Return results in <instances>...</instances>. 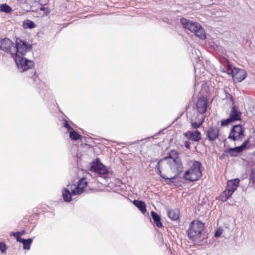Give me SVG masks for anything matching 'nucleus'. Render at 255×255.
<instances>
[{"mask_svg": "<svg viewBox=\"0 0 255 255\" xmlns=\"http://www.w3.org/2000/svg\"><path fill=\"white\" fill-rule=\"evenodd\" d=\"M155 169L162 178L170 180L168 183L170 184V183H173V179L183 171V165L179 158L169 157L160 160Z\"/></svg>", "mask_w": 255, "mask_h": 255, "instance_id": "nucleus-1", "label": "nucleus"}, {"mask_svg": "<svg viewBox=\"0 0 255 255\" xmlns=\"http://www.w3.org/2000/svg\"><path fill=\"white\" fill-rule=\"evenodd\" d=\"M202 165L200 162L194 161L186 170L183 178L186 181L194 182L198 180L202 176Z\"/></svg>", "mask_w": 255, "mask_h": 255, "instance_id": "nucleus-2", "label": "nucleus"}, {"mask_svg": "<svg viewBox=\"0 0 255 255\" xmlns=\"http://www.w3.org/2000/svg\"><path fill=\"white\" fill-rule=\"evenodd\" d=\"M221 60H224L227 62V65H225V67L222 68V71L231 75L235 82H241L246 77L247 73L245 70L234 67L226 58L220 60L221 62H223Z\"/></svg>", "mask_w": 255, "mask_h": 255, "instance_id": "nucleus-3", "label": "nucleus"}, {"mask_svg": "<svg viewBox=\"0 0 255 255\" xmlns=\"http://www.w3.org/2000/svg\"><path fill=\"white\" fill-rule=\"evenodd\" d=\"M180 22L185 29L194 33L196 36L201 39L206 38L205 31L200 24L184 18H181Z\"/></svg>", "mask_w": 255, "mask_h": 255, "instance_id": "nucleus-4", "label": "nucleus"}, {"mask_svg": "<svg viewBox=\"0 0 255 255\" xmlns=\"http://www.w3.org/2000/svg\"><path fill=\"white\" fill-rule=\"evenodd\" d=\"M204 227V223L199 220H194L191 222L187 231L189 238L193 240L199 238Z\"/></svg>", "mask_w": 255, "mask_h": 255, "instance_id": "nucleus-5", "label": "nucleus"}, {"mask_svg": "<svg viewBox=\"0 0 255 255\" xmlns=\"http://www.w3.org/2000/svg\"><path fill=\"white\" fill-rule=\"evenodd\" d=\"M90 171L91 173H94L97 176L103 177L104 178H107L108 174V169L101 163L98 158L93 161Z\"/></svg>", "mask_w": 255, "mask_h": 255, "instance_id": "nucleus-6", "label": "nucleus"}, {"mask_svg": "<svg viewBox=\"0 0 255 255\" xmlns=\"http://www.w3.org/2000/svg\"><path fill=\"white\" fill-rule=\"evenodd\" d=\"M31 46L27 42L17 39L14 49V57L17 56H23L31 49Z\"/></svg>", "mask_w": 255, "mask_h": 255, "instance_id": "nucleus-7", "label": "nucleus"}, {"mask_svg": "<svg viewBox=\"0 0 255 255\" xmlns=\"http://www.w3.org/2000/svg\"><path fill=\"white\" fill-rule=\"evenodd\" d=\"M16 63L18 69L20 72H24L31 69L34 66V62L29 60L21 56H17L13 57Z\"/></svg>", "mask_w": 255, "mask_h": 255, "instance_id": "nucleus-8", "label": "nucleus"}, {"mask_svg": "<svg viewBox=\"0 0 255 255\" xmlns=\"http://www.w3.org/2000/svg\"><path fill=\"white\" fill-rule=\"evenodd\" d=\"M244 136V128L240 124L232 126L228 138L233 141L240 140Z\"/></svg>", "mask_w": 255, "mask_h": 255, "instance_id": "nucleus-9", "label": "nucleus"}, {"mask_svg": "<svg viewBox=\"0 0 255 255\" xmlns=\"http://www.w3.org/2000/svg\"><path fill=\"white\" fill-rule=\"evenodd\" d=\"M15 43L8 38H4L1 40L0 49L8 53H10L14 57V49Z\"/></svg>", "mask_w": 255, "mask_h": 255, "instance_id": "nucleus-10", "label": "nucleus"}, {"mask_svg": "<svg viewBox=\"0 0 255 255\" xmlns=\"http://www.w3.org/2000/svg\"><path fill=\"white\" fill-rule=\"evenodd\" d=\"M87 185V182L85 178L80 179L77 182V184L70 186V189L72 190L74 195H80L83 192L84 189Z\"/></svg>", "mask_w": 255, "mask_h": 255, "instance_id": "nucleus-11", "label": "nucleus"}, {"mask_svg": "<svg viewBox=\"0 0 255 255\" xmlns=\"http://www.w3.org/2000/svg\"><path fill=\"white\" fill-rule=\"evenodd\" d=\"M208 100L207 98L205 97H200L196 103V108L198 113L196 115L203 114L206 111L207 109Z\"/></svg>", "mask_w": 255, "mask_h": 255, "instance_id": "nucleus-12", "label": "nucleus"}, {"mask_svg": "<svg viewBox=\"0 0 255 255\" xmlns=\"http://www.w3.org/2000/svg\"><path fill=\"white\" fill-rule=\"evenodd\" d=\"M219 136V129L216 127H212L206 132V136L210 141H214Z\"/></svg>", "mask_w": 255, "mask_h": 255, "instance_id": "nucleus-13", "label": "nucleus"}, {"mask_svg": "<svg viewBox=\"0 0 255 255\" xmlns=\"http://www.w3.org/2000/svg\"><path fill=\"white\" fill-rule=\"evenodd\" d=\"M204 117L205 116L202 114H198L196 116H192L190 119L192 127L194 129L199 128L203 123Z\"/></svg>", "mask_w": 255, "mask_h": 255, "instance_id": "nucleus-14", "label": "nucleus"}, {"mask_svg": "<svg viewBox=\"0 0 255 255\" xmlns=\"http://www.w3.org/2000/svg\"><path fill=\"white\" fill-rule=\"evenodd\" d=\"M184 136L188 140L193 142H199L201 139V134L198 130L188 131L184 133Z\"/></svg>", "mask_w": 255, "mask_h": 255, "instance_id": "nucleus-15", "label": "nucleus"}, {"mask_svg": "<svg viewBox=\"0 0 255 255\" xmlns=\"http://www.w3.org/2000/svg\"><path fill=\"white\" fill-rule=\"evenodd\" d=\"M241 114L240 111H238L235 106H233L230 111L229 117L233 122H235L241 120Z\"/></svg>", "mask_w": 255, "mask_h": 255, "instance_id": "nucleus-16", "label": "nucleus"}, {"mask_svg": "<svg viewBox=\"0 0 255 255\" xmlns=\"http://www.w3.org/2000/svg\"><path fill=\"white\" fill-rule=\"evenodd\" d=\"M240 180L236 178L227 182L226 189L233 194L238 186Z\"/></svg>", "mask_w": 255, "mask_h": 255, "instance_id": "nucleus-17", "label": "nucleus"}, {"mask_svg": "<svg viewBox=\"0 0 255 255\" xmlns=\"http://www.w3.org/2000/svg\"><path fill=\"white\" fill-rule=\"evenodd\" d=\"M225 153L229 154L231 156L236 157L238 154L242 152L240 148L238 146L234 148H231L225 150Z\"/></svg>", "mask_w": 255, "mask_h": 255, "instance_id": "nucleus-18", "label": "nucleus"}, {"mask_svg": "<svg viewBox=\"0 0 255 255\" xmlns=\"http://www.w3.org/2000/svg\"><path fill=\"white\" fill-rule=\"evenodd\" d=\"M151 215L156 226L159 228L162 227L163 224L161 222L160 217L154 211L151 212Z\"/></svg>", "mask_w": 255, "mask_h": 255, "instance_id": "nucleus-19", "label": "nucleus"}, {"mask_svg": "<svg viewBox=\"0 0 255 255\" xmlns=\"http://www.w3.org/2000/svg\"><path fill=\"white\" fill-rule=\"evenodd\" d=\"M62 196L65 202H70L71 200L72 197L74 195L72 194V190L70 192L68 189L64 188L62 190Z\"/></svg>", "mask_w": 255, "mask_h": 255, "instance_id": "nucleus-20", "label": "nucleus"}, {"mask_svg": "<svg viewBox=\"0 0 255 255\" xmlns=\"http://www.w3.org/2000/svg\"><path fill=\"white\" fill-rule=\"evenodd\" d=\"M133 204L135 205L142 213H144L146 212V205L143 201L135 200Z\"/></svg>", "mask_w": 255, "mask_h": 255, "instance_id": "nucleus-21", "label": "nucleus"}, {"mask_svg": "<svg viewBox=\"0 0 255 255\" xmlns=\"http://www.w3.org/2000/svg\"><path fill=\"white\" fill-rule=\"evenodd\" d=\"M168 215L172 220H176L179 217V211L177 209L169 210L168 211Z\"/></svg>", "mask_w": 255, "mask_h": 255, "instance_id": "nucleus-22", "label": "nucleus"}, {"mask_svg": "<svg viewBox=\"0 0 255 255\" xmlns=\"http://www.w3.org/2000/svg\"><path fill=\"white\" fill-rule=\"evenodd\" d=\"M232 195V194L226 189L219 196V199L222 201H226Z\"/></svg>", "mask_w": 255, "mask_h": 255, "instance_id": "nucleus-23", "label": "nucleus"}, {"mask_svg": "<svg viewBox=\"0 0 255 255\" xmlns=\"http://www.w3.org/2000/svg\"><path fill=\"white\" fill-rule=\"evenodd\" d=\"M32 242V239L29 238L28 239H21L20 243H22L23 245V249L29 250L30 248V245Z\"/></svg>", "mask_w": 255, "mask_h": 255, "instance_id": "nucleus-24", "label": "nucleus"}, {"mask_svg": "<svg viewBox=\"0 0 255 255\" xmlns=\"http://www.w3.org/2000/svg\"><path fill=\"white\" fill-rule=\"evenodd\" d=\"M0 11L5 12L6 13H10L12 11L11 8L6 4H2L0 6Z\"/></svg>", "mask_w": 255, "mask_h": 255, "instance_id": "nucleus-25", "label": "nucleus"}, {"mask_svg": "<svg viewBox=\"0 0 255 255\" xmlns=\"http://www.w3.org/2000/svg\"><path fill=\"white\" fill-rule=\"evenodd\" d=\"M69 136L70 138L74 140H77L81 138V135L74 130L70 131Z\"/></svg>", "mask_w": 255, "mask_h": 255, "instance_id": "nucleus-26", "label": "nucleus"}, {"mask_svg": "<svg viewBox=\"0 0 255 255\" xmlns=\"http://www.w3.org/2000/svg\"><path fill=\"white\" fill-rule=\"evenodd\" d=\"M35 26V24L29 20L24 21L23 23V27L24 28H33Z\"/></svg>", "mask_w": 255, "mask_h": 255, "instance_id": "nucleus-27", "label": "nucleus"}, {"mask_svg": "<svg viewBox=\"0 0 255 255\" xmlns=\"http://www.w3.org/2000/svg\"><path fill=\"white\" fill-rule=\"evenodd\" d=\"M233 122L231 119H230V118L228 117L226 119L222 120L221 122V125L222 126H226Z\"/></svg>", "mask_w": 255, "mask_h": 255, "instance_id": "nucleus-28", "label": "nucleus"}, {"mask_svg": "<svg viewBox=\"0 0 255 255\" xmlns=\"http://www.w3.org/2000/svg\"><path fill=\"white\" fill-rule=\"evenodd\" d=\"M250 141L249 139L245 140L241 145L239 147L240 148L242 151H243L244 149L246 148L247 146L249 144Z\"/></svg>", "mask_w": 255, "mask_h": 255, "instance_id": "nucleus-29", "label": "nucleus"}, {"mask_svg": "<svg viewBox=\"0 0 255 255\" xmlns=\"http://www.w3.org/2000/svg\"><path fill=\"white\" fill-rule=\"evenodd\" d=\"M7 250L6 245L4 243L0 242V250L2 253H5Z\"/></svg>", "mask_w": 255, "mask_h": 255, "instance_id": "nucleus-30", "label": "nucleus"}, {"mask_svg": "<svg viewBox=\"0 0 255 255\" xmlns=\"http://www.w3.org/2000/svg\"><path fill=\"white\" fill-rule=\"evenodd\" d=\"M16 233V232H11L10 234V235L15 237L16 238V240L18 242H21V239H23L21 238V236L20 235L17 234Z\"/></svg>", "mask_w": 255, "mask_h": 255, "instance_id": "nucleus-31", "label": "nucleus"}, {"mask_svg": "<svg viewBox=\"0 0 255 255\" xmlns=\"http://www.w3.org/2000/svg\"><path fill=\"white\" fill-rule=\"evenodd\" d=\"M37 0H23L21 2L27 3L29 5H31L34 2H37Z\"/></svg>", "mask_w": 255, "mask_h": 255, "instance_id": "nucleus-32", "label": "nucleus"}, {"mask_svg": "<svg viewBox=\"0 0 255 255\" xmlns=\"http://www.w3.org/2000/svg\"><path fill=\"white\" fill-rule=\"evenodd\" d=\"M251 179L254 183H255V168L253 170L251 173Z\"/></svg>", "mask_w": 255, "mask_h": 255, "instance_id": "nucleus-33", "label": "nucleus"}, {"mask_svg": "<svg viewBox=\"0 0 255 255\" xmlns=\"http://www.w3.org/2000/svg\"><path fill=\"white\" fill-rule=\"evenodd\" d=\"M40 10L41 11H43L46 15L48 14L50 12V9L47 7H41Z\"/></svg>", "mask_w": 255, "mask_h": 255, "instance_id": "nucleus-34", "label": "nucleus"}, {"mask_svg": "<svg viewBox=\"0 0 255 255\" xmlns=\"http://www.w3.org/2000/svg\"><path fill=\"white\" fill-rule=\"evenodd\" d=\"M37 2H38L41 5H45L48 2V0H37Z\"/></svg>", "mask_w": 255, "mask_h": 255, "instance_id": "nucleus-35", "label": "nucleus"}, {"mask_svg": "<svg viewBox=\"0 0 255 255\" xmlns=\"http://www.w3.org/2000/svg\"><path fill=\"white\" fill-rule=\"evenodd\" d=\"M64 127H66L68 129L72 130V128L69 125L67 121H65Z\"/></svg>", "mask_w": 255, "mask_h": 255, "instance_id": "nucleus-36", "label": "nucleus"}, {"mask_svg": "<svg viewBox=\"0 0 255 255\" xmlns=\"http://www.w3.org/2000/svg\"><path fill=\"white\" fill-rule=\"evenodd\" d=\"M184 146L186 148L189 149L190 146V143L188 141H186L184 142Z\"/></svg>", "mask_w": 255, "mask_h": 255, "instance_id": "nucleus-37", "label": "nucleus"}, {"mask_svg": "<svg viewBox=\"0 0 255 255\" xmlns=\"http://www.w3.org/2000/svg\"><path fill=\"white\" fill-rule=\"evenodd\" d=\"M221 234H222L221 231L217 230L216 231V232L215 233V236L216 237H218L221 235Z\"/></svg>", "mask_w": 255, "mask_h": 255, "instance_id": "nucleus-38", "label": "nucleus"}, {"mask_svg": "<svg viewBox=\"0 0 255 255\" xmlns=\"http://www.w3.org/2000/svg\"><path fill=\"white\" fill-rule=\"evenodd\" d=\"M25 232L24 230H22V231H21L20 232H17L16 234H19L20 236H22V235H23L25 233Z\"/></svg>", "mask_w": 255, "mask_h": 255, "instance_id": "nucleus-39", "label": "nucleus"}]
</instances>
